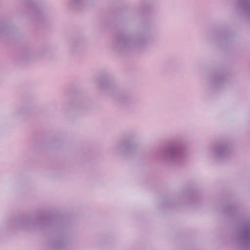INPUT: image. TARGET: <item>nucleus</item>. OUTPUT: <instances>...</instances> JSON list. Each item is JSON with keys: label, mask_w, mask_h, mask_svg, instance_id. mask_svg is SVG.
I'll return each instance as SVG.
<instances>
[{"label": "nucleus", "mask_w": 250, "mask_h": 250, "mask_svg": "<svg viewBox=\"0 0 250 250\" xmlns=\"http://www.w3.org/2000/svg\"><path fill=\"white\" fill-rule=\"evenodd\" d=\"M10 223L11 227L16 229H38L49 232L52 235L49 244L50 250H69L70 249L68 224L58 216H47L44 214L36 217L20 215L11 219Z\"/></svg>", "instance_id": "obj_1"}, {"label": "nucleus", "mask_w": 250, "mask_h": 250, "mask_svg": "<svg viewBox=\"0 0 250 250\" xmlns=\"http://www.w3.org/2000/svg\"><path fill=\"white\" fill-rule=\"evenodd\" d=\"M152 40V37L146 30L132 32L121 30L115 36L114 48L116 51L126 52L145 47Z\"/></svg>", "instance_id": "obj_2"}, {"label": "nucleus", "mask_w": 250, "mask_h": 250, "mask_svg": "<svg viewBox=\"0 0 250 250\" xmlns=\"http://www.w3.org/2000/svg\"><path fill=\"white\" fill-rule=\"evenodd\" d=\"M185 155L186 147L184 143L174 141L159 151L158 158L170 165H178L181 163Z\"/></svg>", "instance_id": "obj_3"}, {"label": "nucleus", "mask_w": 250, "mask_h": 250, "mask_svg": "<svg viewBox=\"0 0 250 250\" xmlns=\"http://www.w3.org/2000/svg\"><path fill=\"white\" fill-rule=\"evenodd\" d=\"M236 245L241 250H250V218L243 219L238 225L235 235Z\"/></svg>", "instance_id": "obj_4"}, {"label": "nucleus", "mask_w": 250, "mask_h": 250, "mask_svg": "<svg viewBox=\"0 0 250 250\" xmlns=\"http://www.w3.org/2000/svg\"><path fill=\"white\" fill-rule=\"evenodd\" d=\"M231 149L227 142H219L213 144L209 148V156L219 162H224L230 156Z\"/></svg>", "instance_id": "obj_5"}, {"label": "nucleus", "mask_w": 250, "mask_h": 250, "mask_svg": "<svg viewBox=\"0 0 250 250\" xmlns=\"http://www.w3.org/2000/svg\"><path fill=\"white\" fill-rule=\"evenodd\" d=\"M137 145L134 142L126 139L118 143L114 147L115 152L121 155H130L136 151Z\"/></svg>", "instance_id": "obj_6"}, {"label": "nucleus", "mask_w": 250, "mask_h": 250, "mask_svg": "<svg viewBox=\"0 0 250 250\" xmlns=\"http://www.w3.org/2000/svg\"><path fill=\"white\" fill-rule=\"evenodd\" d=\"M30 12L28 18L35 21H41L44 18L43 10L40 4L33 0L28 1L26 4Z\"/></svg>", "instance_id": "obj_7"}, {"label": "nucleus", "mask_w": 250, "mask_h": 250, "mask_svg": "<svg viewBox=\"0 0 250 250\" xmlns=\"http://www.w3.org/2000/svg\"><path fill=\"white\" fill-rule=\"evenodd\" d=\"M207 80L208 85L213 88H218L222 86L228 81L227 76L222 70L208 75Z\"/></svg>", "instance_id": "obj_8"}, {"label": "nucleus", "mask_w": 250, "mask_h": 250, "mask_svg": "<svg viewBox=\"0 0 250 250\" xmlns=\"http://www.w3.org/2000/svg\"><path fill=\"white\" fill-rule=\"evenodd\" d=\"M99 84L104 94L112 95L115 92V86L111 77L108 74H104L101 77Z\"/></svg>", "instance_id": "obj_9"}, {"label": "nucleus", "mask_w": 250, "mask_h": 250, "mask_svg": "<svg viewBox=\"0 0 250 250\" xmlns=\"http://www.w3.org/2000/svg\"><path fill=\"white\" fill-rule=\"evenodd\" d=\"M198 192L196 189L189 188L181 195V200L186 204H194L197 199Z\"/></svg>", "instance_id": "obj_10"}, {"label": "nucleus", "mask_w": 250, "mask_h": 250, "mask_svg": "<svg viewBox=\"0 0 250 250\" xmlns=\"http://www.w3.org/2000/svg\"><path fill=\"white\" fill-rule=\"evenodd\" d=\"M236 8L244 17L250 20V0H237Z\"/></svg>", "instance_id": "obj_11"}, {"label": "nucleus", "mask_w": 250, "mask_h": 250, "mask_svg": "<svg viewBox=\"0 0 250 250\" xmlns=\"http://www.w3.org/2000/svg\"><path fill=\"white\" fill-rule=\"evenodd\" d=\"M238 211V208L233 204H228L223 209V213L231 218L236 217Z\"/></svg>", "instance_id": "obj_12"}, {"label": "nucleus", "mask_w": 250, "mask_h": 250, "mask_svg": "<svg viewBox=\"0 0 250 250\" xmlns=\"http://www.w3.org/2000/svg\"><path fill=\"white\" fill-rule=\"evenodd\" d=\"M216 39L219 43L228 42L229 41L231 33L229 31H220L217 33Z\"/></svg>", "instance_id": "obj_13"}, {"label": "nucleus", "mask_w": 250, "mask_h": 250, "mask_svg": "<svg viewBox=\"0 0 250 250\" xmlns=\"http://www.w3.org/2000/svg\"><path fill=\"white\" fill-rule=\"evenodd\" d=\"M120 103L125 106H130L135 103V99L131 95H122L117 98Z\"/></svg>", "instance_id": "obj_14"}, {"label": "nucleus", "mask_w": 250, "mask_h": 250, "mask_svg": "<svg viewBox=\"0 0 250 250\" xmlns=\"http://www.w3.org/2000/svg\"><path fill=\"white\" fill-rule=\"evenodd\" d=\"M10 33L9 24L3 21H0V39L9 36Z\"/></svg>", "instance_id": "obj_15"}, {"label": "nucleus", "mask_w": 250, "mask_h": 250, "mask_svg": "<svg viewBox=\"0 0 250 250\" xmlns=\"http://www.w3.org/2000/svg\"><path fill=\"white\" fill-rule=\"evenodd\" d=\"M71 48L74 51L81 49L84 44V40L81 38H74L71 41Z\"/></svg>", "instance_id": "obj_16"}, {"label": "nucleus", "mask_w": 250, "mask_h": 250, "mask_svg": "<svg viewBox=\"0 0 250 250\" xmlns=\"http://www.w3.org/2000/svg\"><path fill=\"white\" fill-rule=\"evenodd\" d=\"M29 112V108L27 105H24L16 109L13 113V116L15 118L27 114Z\"/></svg>", "instance_id": "obj_17"}, {"label": "nucleus", "mask_w": 250, "mask_h": 250, "mask_svg": "<svg viewBox=\"0 0 250 250\" xmlns=\"http://www.w3.org/2000/svg\"><path fill=\"white\" fill-rule=\"evenodd\" d=\"M34 51L30 47L23 49L21 53V58L26 60L31 58L34 55Z\"/></svg>", "instance_id": "obj_18"}, {"label": "nucleus", "mask_w": 250, "mask_h": 250, "mask_svg": "<svg viewBox=\"0 0 250 250\" xmlns=\"http://www.w3.org/2000/svg\"><path fill=\"white\" fill-rule=\"evenodd\" d=\"M87 0H72V4L77 9H80L86 3Z\"/></svg>", "instance_id": "obj_19"}, {"label": "nucleus", "mask_w": 250, "mask_h": 250, "mask_svg": "<svg viewBox=\"0 0 250 250\" xmlns=\"http://www.w3.org/2000/svg\"><path fill=\"white\" fill-rule=\"evenodd\" d=\"M171 201L169 200H167L165 201V203L163 205V207L164 208H167L169 207H171Z\"/></svg>", "instance_id": "obj_20"}]
</instances>
